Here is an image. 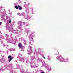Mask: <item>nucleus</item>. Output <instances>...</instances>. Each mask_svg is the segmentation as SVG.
Here are the masks:
<instances>
[{
    "label": "nucleus",
    "mask_w": 73,
    "mask_h": 73,
    "mask_svg": "<svg viewBox=\"0 0 73 73\" xmlns=\"http://www.w3.org/2000/svg\"><path fill=\"white\" fill-rule=\"evenodd\" d=\"M25 32L27 33V37L28 36L29 38L30 44H31L32 42H33V37H34V36L33 34L32 33V32L30 31V29L29 28L25 29Z\"/></svg>",
    "instance_id": "1"
},
{
    "label": "nucleus",
    "mask_w": 73,
    "mask_h": 73,
    "mask_svg": "<svg viewBox=\"0 0 73 73\" xmlns=\"http://www.w3.org/2000/svg\"><path fill=\"white\" fill-rule=\"evenodd\" d=\"M56 58L57 60H59L60 62H69V59L64 58L60 55L58 56L57 57H56Z\"/></svg>",
    "instance_id": "2"
},
{
    "label": "nucleus",
    "mask_w": 73,
    "mask_h": 73,
    "mask_svg": "<svg viewBox=\"0 0 73 73\" xmlns=\"http://www.w3.org/2000/svg\"><path fill=\"white\" fill-rule=\"evenodd\" d=\"M14 38L13 37H11L10 40H9L8 38H6L5 40L7 41V42L12 43V44H15L16 43V39H15L14 40Z\"/></svg>",
    "instance_id": "3"
},
{
    "label": "nucleus",
    "mask_w": 73,
    "mask_h": 73,
    "mask_svg": "<svg viewBox=\"0 0 73 73\" xmlns=\"http://www.w3.org/2000/svg\"><path fill=\"white\" fill-rule=\"evenodd\" d=\"M21 15L24 19H27V20H29V19H30L31 18V17L29 16V14H25L24 13H22Z\"/></svg>",
    "instance_id": "4"
},
{
    "label": "nucleus",
    "mask_w": 73,
    "mask_h": 73,
    "mask_svg": "<svg viewBox=\"0 0 73 73\" xmlns=\"http://www.w3.org/2000/svg\"><path fill=\"white\" fill-rule=\"evenodd\" d=\"M31 66V68H37L38 66V64H37L36 63L35 64V63L34 62H30Z\"/></svg>",
    "instance_id": "5"
},
{
    "label": "nucleus",
    "mask_w": 73,
    "mask_h": 73,
    "mask_svg": "<svg viewBox=\"0 0 73 73\" xmlns=\"http://www.w3.org/2000/svg\"><path fill=\"white\" fill-rule=\"evenodd\" d=\"M32 47L31 46H30L28 48L27 51L28 52L27 54L29 55L31 54L32 52Z\"/></svg>",
    "instance_id": "6"
},
{
    "label": "nucleus",
    "mask_w": 73,
    "mask_h": 73,
    "mask_svg": "<svg viewBox=\"0 0 73 73\" xmlns=\"http://www.w3.org/2000/svg\"><path fill=\"white\" fill-rule=\"evenodd\" d=\"M18 24H19L20 25L18 27V28L20 29V30L21 31H22L23 30V25H22L23 24V23H22V22L21 21H19L18 23Z\"/></svg>",
    "instance_id": "7"
},
{
    "label": "nucleus",
    "mask_w": 73,
    "mask_h": 73,
    "mask_svg": "<svg viewBox=\"0 0 73 73\" xmlns=\"http://www.w3.org/2000/svg\"><path fill=\"white\" fill-rule=\"evenodd\" d=\"M12 32L13 33H14V34H17V35L18 36H20L21 35V32H20L17 33V32H16V31L15 30H13V31H12Z\"/></svg>",
    "instance_id": "8"
},
{
    "label": "nucleus",
    "mask_w": 73,
    "mask_h": 73,
    "mask_svg": "<svg viewBox=\"0 0 73 73\" xmlns=\"http://www.w3.org/2000/svg\"><path fill=\"white\" fill-rule=\"evenodd\" d=\"M45 67L46 68H47V72H49V71H50V70H51V68H49V66H48V65H46V66H45Z\"/></svg>",
    "instance_id": "9"
},
{
    "label": "nucleus",
    "mask_w": 73,
    "mask_h": 73,
    "mask_svg": "<svg viewBox=\"0 0 73 73\" xmlns=\"http://www.w3.org/2000/svg\"><path fill=\"white\" fill-rule=\"evenodd\" d=\"M20 61H21L22 62H24L25 61V58H21L20 59Z\"/></svg>",
    "instance_id": "10"
},
{
    "label": "nucleus",
    "mask_w": 73,
    "mask_h": 73,
    "mask_svg": "<svg viewBox=\"0 0 73 73\" xmlns=\"http://www.w3.org/2000/svg\"><path fill=\"white\" fill-rule=\"evenodd\" d=\"M4 38V36H0V39L1 40V44H3V39Z\"/></svg>",
    "instance_id": "11"
},
{
    "label": "nucleus",
    "mask_w": 73,
    "mask_h": 73,
    "mask_svg": "<svg viewBox=\"0 0 73 73\" xmlns=\"http://www.w3.org/2000/svg\"><path fill=\"white\" fill-rule=\"evenodd\" d=\"M18 46L19 48H21V49H22L23 48V47L22 46V45L20 43H19V44H18Z\"/></svg>",
    "instance_id": "12"
},
{
    "label": "nucleus",
    "mask_w": 73,
    "mask_h": 73,
    "mask_svg": "<svg viewBox=\"0 0 73 73\" xmlns=\"http://www.w3.org/2000/svg\"><path fill=\"white\" fill-rule=\"evenodd\" d=\"M31 60H32V61H35V60H36V58L34 56H32L31 57Z\"/></svg>",
    "instance_id": "13"
},
{
    "label": "nucleus",
    "mask_w": 73,
    "mask_h": 73,
    "mask_svg": "<svg viewBox=\"0 0 73 73\" xmlns=\"http://www.w3.org/2000/svg\"><path fill=\"white\" fill-rule=\"evenodd\" d=\"M5 68H6V67L5 66L3 67V68H1L0 69V71H2V70H4Z\"/></svg>",
    "instance_id": "14"
},
{
    "label": "nucleus",
    "mask_w": 73,
    "mask_h": 73,
    "mask_svg": "<svg viewBox=\"0 0 73 73\" xmlns=\"http://www.w3.org/2000/svg\"><path fill=\"white\" fill-rule=\"evenodd\" d=\"M18 55H19V56L17 57V58H19L20 57H21V56H22V55L21 54H20V53H18Z\"/></svg>",
    "instance_id": "15"
},
{
    "label": "nucleus",
    "mask_w": 73,
    "mask_h": 73,
    "mask_svg": "<svg viewBox=\"0 0 73 73\" xmlns=\"http://www.w3.org/2000/svg\"><path fill=\"white\" fill-rule=\"evenodd\" d=\"M20 72L21 73H23V72L24 71V69H20Z\"/></svg>",
    "instance_id": "16"
},
{
    "label": "nucleus",
    "mask_w": 73,
    "mask_h": 73,
    "mask_svg": "<svg viewBox=\"0 0 73 73\" xmlns=\"http://www.w3.org/2000/svg\"><path fill=\"white\" fill-rule=\"evenodd\" d=\"M38 62H42V59L41 58V59L38 58Z\"/></svg>",
    "instance_id": "17"
},
{
    "label": "nucleus",
    "mask_w": 73,
    "mask_h": 73,
    "mask_svg": "<svg viewBox=\"0 0 73 73\" xmlns=\"http://www.w3.org/2000/svg\"><path fill=\"white\" fill-rule=\"evenodd\" d=\"M18 8H19V9L20 10H21V9H22V8H21V6L19 5H18Z\"/></svg>",
    "instance_id": "18"
},
{
    "label": "nucleus",
    "mask_w": 73,
    "mask_h": 73,
    "mask_svg": "<svg viewBox=\"0 0 73 73\" xmlns=\"http://www.w3.org/2000/svg\"><path fill=\"white\" fill-rule=\"evenodd\" d=\"M42 63H43V64H44V66H46V65H46V64H45V62L44 61H43L42 62Z\"/></svg>",
    "instance_id": "19"
},
{
    "label": "nucleus",
    "mask_w": 73,
    "mask_h": 73,
    "mask_svg": "<svg viewBox=\"0 0 73 73\" xmlns=\"http://www.w3.org/2000/svg\"><path fill=\"white\" fill-rule=\"evenodd\" d=\"M23 24H24V25H26V26H29V25H28L26 23H25L24 22L23 23Z\"/></svg>",
    "instance_id": "20"
},
{
    "label": "nucleus",
    "mask_w": 73,
    "mask_h": 73,
    "mask_svg": "<svg viewBox=\"0 0 73 73\" xmlns=\"http://www.w3.org/2000/svg\"><path fill=\"white\" fill-rule=\"evenodd\" d=\"M16 65H17V69L20 68V65H19L18 64V65L17 64Z\"/></svg>",
    "instance_id": "21"
},
{
    "label": "nucleus",
    "mask_w": 73,
    "mask_h": 73,
    "mask_svg": "<svg viewBox=\"0 0 73 73\" xmlns=\"http://www.w3.org/2000/svg\"><path fill=\"white\" fill-rule=\"evenodd\" d=\"M15 8L16 9H19V7L17 6H15Z\"/></svg>",
    "instance_id": "22"
},
{
    "label": "nucleus",
    "mask_w": 73,
    "mask_h": 73,
    "mask_svg": "<svg viewBox=\"0 0 73 73\" xmlns=\"http://www.w3.org/2000/svg\"><path fill=\"white\" fill-rule=\"evenodd\" d=\"M26 62L27 63H28L29 62V60L28 59H26Z\"/></svg>",
    "instance_id": "23"
},
{
    "label": "nucleus",
    "mask_w": 73,
    "mask_h": 73,
    "mask_svg": "<svg viewBox=\"0 0 73 73\" xmlns=\"http://www.w3.org/2000/svg\"><path fill=\"white\" fill-rule=\"evenodd\" d=\"M33 8H32L31 9V11L32 13H33Z\"/></svg>",
    "instance_id": "24"
},
{
    "label": "nucleus",
    "mask_w": 73,
    "mask_h": 73,
    "mask_svg": "<svg viewBox=\"0 0 73 73\" xmlns=\"http://www.w3.org/2000/svg\"><path fill=\"white\" fill-rule=\"evenodd\" d=\"M47 59L48 60H49V61L50 60V57L49 56H47Z\"/></svg>",
    "instance_id": "25"
},
{
    "label": "nucleus",
    "mask_w": 73,
    "mask_h": 73,
    "mask_svg": "<svg viewBox=\"0 0 73 73\" xmlns=\"http://www.w3.org/2000/svg\"><path fill=\"white\" fill-rule=\"evenodd\" d=\"M24 44H26V43H27V41L25 40H24Z\"/></svg>",
    "instance_id": "26"
},
{
    "label": "nucleus",
    "mask_w": 73,
    "mask_h": 73,
    "mask_svg": "<svg viewBox=\"0 0 73 73\" xmlns=\"http://www.w3.org/2000/svg\"><path fill=\"white\" fill-rule=\"evenodd\" d=\"M9 17L7 15L6 16V19H7V20H8V18H9Z\"/></svg>",
    "instance_id": "27"
},
{
    "label": "nucleus",
    "mask_w": 73,
    "mask_h": 73,
    "mask_svg": "<svg viewBox=\"0 0 73 73\" xmlns=\"http://www.w3.org/2000/svg\"><path fill=\"white\" fill-rule=\"evenodd\" d=\"M13 59V58H11L9 60V62H10L11 61V60Z\"/></svg>",
    "instance_id": "28"
},
{
    "label": "nucleus",
    "mask_w": 73,
    "mask_h": 73,
    "mask_svg": "<svg viewBox=\"0 0 73 73\" xmlns=\"http://www.w3.org/2000/svg\"><path fill=\"white\" fill-rule=\"evenodd\" d=\"M18 15H19V16H22V15H21V14L20 13H18Z\"/></svg>",
    "instance_id": "29"
},
{
    "label": "nucleus",
    "mask_w": 73,
    "mask_h": 73,
    "mask_svg": "<svg viewBox=\"0 0 73 73\" xmlns=\"http://www.w3.org/2000/svg\"><path fill=\"white\" fill-rule=\"evenodd\" d=\"M11 23V18H9V23Z\"/></svg>",
    "instance_id": "30"
},
{
    "label": "nucleus",
    "mask_w": 73,
    "mask_h": 73,
    "mask_svg": "<svg viewBox=\"0 0 73 73\" xmlns=\"http://www.w3.org/2000/svg\"><path fill=\"white\" fill-rule=\"evenodd\" d=\"M59 54V53H58V52H57L56 53V55H57Z\"/></svg>",
    "instance_id": "31"
},
{
    "label": "nucleus",
    "mask_w": 73,
    "mask_h": 73,
    "mask_svg": "<svg viewBox=\"0 0 73 73\" xmlns=\"http://www.w3.org/2000/svg\"><path fill=\"white\" fill-rule=\"evenodd\" d=\"M40 53L41 56H43V54H42V52H41Z\"/></svg>",
    "instance_id": "32"
},
{
    "label": "nucleus",
    "mask_w": 73,
    "mask_h": 73,
    "mask_svg": "<svg viewBox=\"0 0 73 73\" xmlns=\"http://www.w3.org/2000/svg\"><path fill=\"white\" fill-rule=\"evenodd\" d=\"M11 56L10 55V56H9L8 57V58H11Z\"/></svg>",
    "instance_id": "33"
},
{
    "label": "nucleus",
    "mask_w": 73,
    "mask_h": 73,
    "mask_svg": "<svg viewBox=\"0 0 73 73\" xmlns=\"http://www.w3.org/2000/svg\"><path fill=\"white\" fill-rule=\"evenodd\" d=\"M6 36L7 37H8L9 36V35H8L7 34H6Z\"/></svg>",
    "instance_id": "34"
},
{
    "label": "nucleus",
    "mask_w": 73,
    "mask_h": 73,
    "mask_svg": "<svg viewBox=\"0 0 73 73\" xmlns=\"http://www.w3.org/2000/svg\"><path fill=\"white\" fill-rule=\"evenodd\" d=\"M19 3H21V1L20 0H19Z\"/></svg>",
    "instance_id": "35"
},
{
    "label": "nucleus",
    "mask_w": 73,
    "mask_h": 73,
    "mask_svg": "<svg viewBox=\"0 0 73 73\" xmlns=\"http://www.w3.org/2000/svg\"><path fill=\"white\" fill-rule=\"evenodd\" d=\"M1 8H3V7H0V10L1 9Z\"/></svg>",
    "instance_id": "36"
},
{
    "label": "nucleus",
    "mask_w": 73,
    "mask_h": 73,
    "mask_svg": "<svg viewBox=\"0 0 73 73\" xmlns=\"http://www.w3.org/2000/svg\"><path fill=\"white\" fill-rule=\"evenodd\" d=\"M14 24H15V23L14 22H13L12 23V25H14Z\"/></svg>",
    "instance_id": "37"
},
{
    "label": "nucleus",
    "mask_w": 73,
    "mask_h": 73,
    "mask_svg": "<svg viewBox=\"0 0 73 73\" xmlns=\"http://www.w3.org/2000/svg\"><path fill=\"white\" fill-rule=\"evenodd\" d=\"M40 73H41V72H42L43 71L42 70H40Z\"/></svg>",
    "instance_id": "38"
},
{
    "label": "nucleus",
    "mask_w": 73,
    "mask_h": 73,
    "mask_svg": "<svg viewBox=\"0 0 73 73\" xmlns=\"http://www.w3.org/2000/svg\"><path fill=\"white\" fill-rule=\"evenodd\" d=\"M11 73H13V71L12 70H11Z\"/></svg>",
    "instance_id": "39"
},
{
    "label": "nucleus",
    "mask_w": 73,
    "mask_h": 73,
    "mask_svg": "<svg viewBox=\"0 0 73 73\" xmlns=\"http://www.w3.org/2000/svg\"><path fill=\"white\" fill-rule=\"evenodd\" d=\"M2 24V22H0V25H1Z\"/></svg>",
    "instance_id": "40"
},
{
    "label": "nucleus",
    "mask_w": 73,
    "mask_h": 73,
    "mask_svg": "<svg viewBox=\"0 0 73 73\" xmlns=\"http://www.w3.org/2000/svg\"><path fill=\"white\" fill-rule=\"evenodd\" d=\"M1 17V18H2L3 19V16H2Z\"/></svg>",
    "instance_id": "41"
},
{
    "label": "nucleus",
    "mask_w": 73,
    "mask_h": 73,
    "mask_svg": "<svg viewBox=\"0 0 73 73\" xmlns=\"http://www.w3.org/2000/svg\"><path fill=\"white\" fill-rule=\"evenodd\" d=\"M43 58H44V59H45V57L43 56Z\"/></svg>",
    "instance_id": "42"
},
{
    "label": "nucleus",
    "mask_w": 73,
    "mask_h": 73,
    "mask_svg": "<svg viewBox=\"0 0 73 73\" xmlns=\"http://www.w3.org/2000/svg\"><path fill=\"white\" fill-rule=\"evenodd\" d=\"M41 73H45V72H41Z\"/></svg>",
    "instance_id": "43"
},
{
    "label": "nucleus",
    "mask_w": 73,
    "mask_h": 73,
    "mask_svg": "<svg viewBox=\"0 0 73 73\" xmlns=\"http://www.w3.org/2000/svg\"><path fill=\"white\" fill-rule=\"evenodd\" d=\"M38 50H41V48H39Z\"/></svg>",
    "instance_id": "44"
},
{
    "label": "nucleus",
    "mask_w": 73,
    "mask_h": 73,
    "mask_svg": "<svg viewBox=\"0 0 73 73\" xmlns=\"http://www.w3.org/2000/svg\"><path fill=\"white\" fill-rule=\"evenodd\" d=\"M6 46H8V45H6Z\"/></svg>",
    "instance_id": "45"
},
{
    "label": "nucleus",
    "mask_w": 73,
    "mask_h": 73,
    "mask_svg": "<svg viewBox=\"0 0 73 73\" xmlns=\"http://www.w3.org/2000/svg\"><path fill=\"white\" fill-rule=\"evenodd\" d=\"M3 46H5V45H3Z\"/></svg>",
    "instance_id": "46"
},
{
    "label": "nucleus",
    "mask_w": 73,
    "mask_h": 73,
    "mask_svg": "<svg viewBox=\"0 0 73 73\" xmlns=\"http://www.w3.org/2000/svg\"><path fill=\"white\" fill-rule=\"evenodd\" d=\"M29 3H28V5H29Z\"/></svg>",
    "instance_id": "47"
},
{
    "label": "nucleus",
    "mask_w": 73,
    "mask_h": 73,
    "mask_svg": "<svg viewBox=\"0 0 73 73\" xmlns=\"http://www.w3.org/2000/svg\"><path fill=\"white\" fill-rule=\"evenodd\" d=\"M26 6V5H25V7Z\"/></svg>",
    "instance_id": "48"
},
{
    "label": "nucleus",
    "mask_w": 73,
    "mask_h": 73,
    "mask_svg": "<svg viewBox=\"0 0 73 73\" xmlns=\"http://www.w3.org/2000/svg\"><path fill=\"white\" fill-rule=\"evenodd\" d=\"M20 39V40H21V39Z\"/></svg>",
    "instance_id": "49"
},
{
    "label": "nucleus",
    "mask_w": 73,
    "mask_h": 73,
    "mask_svg": "<svg viewBox=\"0 0 73 73\" xmlns=\"http://www.w3.org/2000/svg\"><path fill=\"white\" fill-rule=\"evenodd\" d=\"M25 3H26V2H25Z\"/></svg>",
    "instance_id": "50"
},
{
    "label": "nucleus",
    "mask_w": 73,
    "mask_h": 73,
    "mask_svg": "<svg viewBox=\"0 0 73 73\" xmlns=\"http://www.w3.org/2000/svg\"><path fill=\"white\" fill-rule=\"evenodd\" d=\"M36 54H37V52H36Z\"/></svg>",
    "instance_id": "51"
},
{
    "label": "nucleus",
    "mask_w": 73,
    "mask_h": 73,
    "mask_svg": "<svg viewBox=\"0 0 73 73\" xmlns=\"http://www.w3.org/2000/svg\"><path fill=\"white\" fill-rule=\"evenodd\" d=\"M16 36H15V38H16Z\"/></svg>",
    "instance_id": "52"
},
{
    "label": "nucleus",
    "mask_w": 73,
    "mask_h": 73,
    "mask_svg": "<svg viewBox=\"0 0 73 73\" xmlns=\"http://www.w3.org/2000/svg\"><path fill=\"white\" fill-rule=\"evenodd\" d=\"M35 69V70H36V69Z\"/></svg>",
    "instance_id": "53"
},
{
    "label": "nucleus",
    "mask_w": 73,
    "mask_h": 73,
    "mask_svg": "<svg viewBox=\"0 0 73 73\" xmlns=\"http://www.w3.org/2000/svg\"><path fill=\"white\" fill-rule=\"evenodd\" d=\"M27 11V10H26Z\"/></svg>",
    "instance_id": "54"
}]
</instances>
